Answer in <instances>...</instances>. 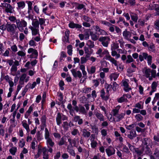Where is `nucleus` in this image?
I'll list each match as a JSON object with an SVG mask.
<instances>
[{"mask_svg": "<svg viewBox=\"0 0 159 159\" xmlns=\"http://www.w3.org/2000/svg\"><path fill=\"white\" fill-rule=\"evenodd\" d=\"M93 27L98 34L105 35H107V33L105 30L101 29L98 26H93Z\"/></svg>", "mask_w": 159, "mask_h": 159, "instance_id": "9b49d317", "label": "nucleus"}, {"mask_svg": "<svg viewBox=\"0 0 159 159\" xmlns=\"http://www.w3.org/2000/svg\"><path fill=\"white\" fill-rule=\"evenodd\" d=\"M100 93V97L102 100L107 101L109 99V93L106 94L104 89L101 90Z\"/></svg>", "mask_w": 159, "mask_h": 159, "instance_id": "f8f14e48", "label": "nucleus"}, {"mask_svg": "<svg viewBox=\"0 0 159 159\" xmlns=\"http://www.w3.org/2000/svg\"><path fill=\"white\" fill-rule=\"evenodd\" d=\"M8 19L11 22L16 23V21L17 19H16L15 17L14 16H10L8 17Z\"/></svg>", "mask_w": 159, "mask_h": 159, "instance_id": "680f3d73", "label": "nucleus"}, {"mask_svg": "<svg viewBox=\"0 0 159 159\" xmlns=\"http://www.w3.org/2000/svg\"><path fill=\"white\" fill-rule=\"evenodd\" d=\"M47 144L48 146L52 147L54 144V143L52 141V139L50 138H49L46 139Z\"/></svg>", "mask_w": 159, "mask_h": 159, "instance_id": "e433bc0d", "label": "nucleus"}, {"mask_svg": "<svg viewBox=\"0 0 159 159\" xmlns=\"http://www.w3.org/2000/svg\"><path fill=\"white\" fill-rule=\"evenodd\" d=\"M17 4L18 6V8L19 9H23L25 6V2L23 1L18 2L17 3Z\"/></svg>", "mask_w": 159, "mask_h": 159, "instance_id": "473e14b6", "label": "nucleus"}, {"mask_svg": "<svg viewBox=\"0 0 159 159\" xmlns=\"http://www.w3.org/2000/svg\"><path fill=\"white\" fill-rule=\"evenodd\" d=\"M66 139L65 136L62 137L60 141L58 142V144L59 146L64 145L66 142Z\"/></svg>", "mask_w": 159, "mask_h": 159, "instance_id": "58836bf2", "label": "nucleus"}, {"mask_svg": "<svg viewBox=\"0 0 159 159\" xmlns=\"http://www.w3.org/2000/svg\"><path fill=\"white\" fill-rule=\"evenodd\" d=\"M34 11L37 14L39 13V7L36 5L34 6Z\"/></svg>", "mask_w": 159, "mask_h": 159, "instance_id": "338daca9", "label": "nucleus"}, {"mask_svg": "<svg viewBox=\"0 0 159 159\" xmlns=\"http://www.w3.org/2000/svg\"><path fill=\"white\" fill-rule=\"evenodd\" d=\"M17 70V67L14 65H12L10 69V74L11 75L14 76L16 75Z\"/></svg>", "mask_w": 159, "mask_h": 159, "instance_id": "412c9836", "label": "nucleus"}, {"mask_svg": "<svg viewBox=\"0 0 159 159\" xmlns=\"http://www.w3.org/2000/svg\"><path fill=\"white\" fill-rule=\"evenodd\" d=\"M82 133L83 135L85 137L88 138L90 135V133L85 129L83 130Z\"/></svg>", "mask_w": 159, "mask_h": 159, "instance_id": "c9c22d12", "label": "nucleus"}, {"mask_svg": "<svg viewBox=\"0 0 159 159\" xmlns=\"http://www.w3.org/2000/svg\"><path fill=\"white\" fill-rule=\"evenodd\" d=\"M89 139L91 142L96 141L97 140V139L96 138L95 135L94 134H91Z\"/></svg>", "mask_w": 159, "mask_h": 159, "instance_id": "864d4df0", "label": "nucleus"}, {"mask_svg": "<svg viewBox=\"0 0 159 159\" xmlns=\"http://www.w3.org/2000/svg\"><path fill=\"white\" fill-rule=\"evenodd\" d=\"M89 36L90 34H89L88 30L85 31L84 34H80L79 35V37L81 40L83 39L88 40L89 38Z\"/></svg>", "mask_w": 159, "mask_h": 159, "instance_id": "9d476101", "label": "nucleus"}, {"mask_svg": "<svg viewBox=\"0 0 159 159\" xmlns=\"http://www.w3.org/2000/svg\"><path fill=\"white\" fill-rule=\"evenodd\" d=\"M30 79L29 76H27L25 73L22 74L20 78L19 83L21 85H24V82L26 83L28 82Z\"/></svg>", "mask_w": 159, "mask_h": 159, "instance_id": "6e6552de", "label": "nucleus"}, {"mask_svg": "<svg viewBox=\"0 0 159 159\" xmlns=\"http://www.w3.org/2000/svg\"><path fill=\"white\" fill-rule=\"evenodd\" d=\"M7 30L14 38H18V31L16 25L14 24L7 23Z\"/></svg>", "mask_w": 159, "mask_h": 159, "instance_id": "f03ea898", "label": "nucleus"}, {"mask_svg": "<svg viewBox=\"0 0 159 159\" xmlns=\"http://www.w3.org/2000/svg\"><path fill=\"white\" fill-rule=\"evenodd\" d=\"M32 31V34L33 36H35L38 34H39V29L35 28H30Z\"/></svg>", "mask_w": 159, "mask_h": 159, "instance_id": "4c0bfd02", "label": "nucleus"}, {"mask_svg": "<svg viewBox=\"0 0 159 159\" xmlns=\"http://www.w3.org/2000/svg\"><path fill=\"white\" fill-rule=\"evenodd\" d=\"M11 51L14 52H16L18 51V48L16 44H14L11 47Z\"/></svg>", "mask_w": 159, "mask_h": 159, "instance_id": "3c124183", "label": "nucleus"}, {"mask_svg": "<svg viewBox=\"0 0 159 159\" xmlns=\"http://www.w3.org/2000/svg\"><path fill=\"white\" fill-rule=\"evenodd\" d=\"M28 53L30 54V57L31 58H36L38 56V52L36 50L32 48L28 49Z\"/></svg>", "mask_w": 159, "mask_h": 159, "instance_id": "0eeeda50", "label": "nucleus"}, {"mask_svg": "<svg viewBox=\"0 0 159 159\" xmlns=\"http://www.w3.org/2000/svg\"><path fill=\"white\" fill-rule=\"evenodd\" d=\"M43 159H48L49 156L47 150H43Z\"/></svg>", "mask_w": 159, "mask_h": 159, "instance_id": "c03bdc74", "label": "nucleus"}, {"mask_svg": "<svg viewBox=\"0 0 159 159\" xmlns=\"http://www.w3.org/2000/svg\"><path fill=\"white\" fill-rule=\"evenodd\" d=\"M100 23L108 27L110 26L111 24L109 22L106 20H101L100 21Z\"/></svg>", "mask_w": 159, "mask_h": 159, "instance_id": "5fc2aeb1", "label": "nucleus"}, {"mask_svg": "<svg viewBox=\"0 0 159 159\" xmlns=\"http://www.w3.org/2000/svg\"><path fill=\"white\" fill-rule=\"evenodd\" d=\"M119 48V44L117 43H113L111 44V50H115Z\"/></svg>", "mask_w": 159, "mask_h": 159, "instance_id": "ea45409f", "label": "nucleus"}, {"mask_svg": "<svg viewBox=\"0 0 159 159\" xmlns=\"http://www.w3.org/2000/svg\"><path fill=\"white\" fill-rule=\"evenodd\" d=\"M120 107V106L118 105L112 110L111 111V116L109 119L110 121L111 120L118 122L124 118L125 113H121L119 114Z\"/></svg>", "mask_w": 159, "mask_h": 159, "instance_id": "f257e3e1", "label": "nucleus"}, {"mask_svg": "<svg viewBox=\"0 0 159 159\" xmlns=\"http://www.w3.org/2000/svg\"><path fill=\"white\" fill-rule=\"evenodd\" d=\"M67 53L70 56H71L72 54V47L71 45H69L67 46Z\"/></svg>", "mask_w": 159, "mask_h": 159, "instance_id": "79ce46f5", "label": "nucleus"}, {"mask_svg": "<svg viewBox=\"0 0 159 159\" xmlns=\"http://www.w3.org/2000/svg\"><path fill=\"white\" fill-rule=\"evenodd\" d=\"M136 131L133 130H131L129 134L127 135L128 137L131 139H133L134 138L136 137Z\"/></svg>", "mask_w": 159, "mask_h": 159, "instance_id": "aec40b11", "label": "nucleus"}, {"mask_svg": "<svg viewBox=\"0 0 159 159\" xmlns=\"http://www.w3.org/2000/svg\"><path fill=\"white\" fill-rule=\"evenodd\" d=\"M17 54L19 57H24L26 56V52L25 51L23 50H20L17 52Z\"/></svg>", "mask_w": 159, "mask_h": 159, "instance_id": "f704fd0d", "label": "nucleus"}, {"mask_svg": "<svg viewBox=\"0 0 159 159\" xmlns=\"http://www.w3.org/2000/svg\"><path fill=\"white\" fill-rule=\"evenodd\" d=\"M45 138L46 139L50 138V134L48 129L47 128H45Z\"/></svg>", "mask_w": 159, "mask_h": 159, "instance_id": "09e8293b", "label": "nucleus"}, {"mask_svg": "<svg viewBox=\"0 0 159 159\" xmlns=\"http://www.w3.org/2000/svg\"><path fill=\"white\" fill-rule=\"evenodd\" d=\"M5 8L6 13H12L14 11V8L10 4L7 3Z\"/></svg>", "mask_w": 159, "mask_h": 159, "instance_id": "4468645a", "label": "nucleus"}, {"mask_svg": "<svg viewBox=\"0 0 159 159\" xmlns=\"http://www.w3.org/2000/svg\"><path fill=\"white\" fill-rule=\"evenodd\" d=\"M135 117L137 121H142L143 118V117L140 114H137L136 115Z\"/></svg>", "mask_w": 159, "mask_h": 159, "instance_id": "49530a36", "label": "nucleus"}, {"mask_svg": "<svg viewBox=\"0 0 159 159\" xmlns=\"http://www.w3.org/2000/svg\"><path fill=\"white\" fill-rule=\"evenodd\" d=\"M134 61V60L133 58L131 55H127V59L125 61V63L126 64H129Z\"/></svg>", "mask_w": 159, "mask_h": 159, "instance_id": "cd10ccee", "label": "nucleus"}, {"mask_svg": "<svg viewBox=\"0 0 159 159\" xmlns=\"http://www.w3.org/2000/svg\"><path fill=\"white\" fill-rule=\"evenodd\" d=\"M21 124L24 128L26 130L27 132L30 131L29 125L27 123L26 120H24L21 122Z\"/></svg>", "mask_w": 159, "mask_h": 159, "instance_id": "dca6fc26", "label": "nucleus"}, {"mask_svg": "<svg viewBox=\"0 0 159 159\" xmlns=\"http://www.w3.org/2000/svg\"><path fill=\"white\" fill-rule=\"evenodd\" d=\"M96 68L95 66H92L91 67L90 70L87 69L88 73L90 74H94L96 71Z\"/></svg>", "mask_w": 159, "mask_h": 159, "instance_id": "a19ab883", "label": "nucleus"}, {"mask_svg": "<svg viewBox=\"0 0 159 159\" xmlns=\"http://www.w3.org/2000/svg\"><path fill=\"white\" fill-rule=\"evenodd\" d=\"M119 74L116 73H111L109 76V77L111 81L113 80L114 81L116 80L119 76Z\"/></svg>", "mask_w": 159, "mask_h": 159, "instance_id": "4be33fe9", "label": "nucleus"}, {"mask_svg": "<svg viewBox=\"0 0 159 159\" xmlns=\"http://www.w3.org/2000/svg\"><path fill=\"white\" fill-rule=\"evenodd\" d=\"M61 114L58 113L56 117V120L57 125H60L61 123Z\"/></svg>", "mask_w": 159, "mask_h": 159, "instance_id": "6ab92c4d", "label": "nucleus"}, {"mask_svg": "<svg viewBox=\"0 0 159 159\" xmlns=\"http://www.w3.org/2000/svg\"><path fill=\"white\" fill-rule=\"evenodd\" d=\"M129 14L131 19L135 22H137L138 18V15L132 12H130Z\"/></svg>", "mask_w": 159, "mask_h": 159, "instance_id": "5701e85b", "label": "nucleus"}, {"mask_svg": "<svg viewBox=\"0 0 159 159\" xmlns=\"http://www.w3.org/2000/svg\"><path fill=\"white\" fill-rule=\"evenodd\" d=\"M8 120V119L7 117L5 116H3L2 119L1 120L2 124H5L6 122Z\"/></svg>", "mask_w": 159, "mask_h": 159, "instance_id": "774afa93", "label": "nucleus"}, {"mask_svg": "<svg viewBox=\"0 0 159 159\" xmlns=\"http://www.w3.org/2000/svg\"><path fill=\"white\" fill-rule=\"evenodd\" d=\"M69 26L72 29L75 28L76 29H80L82 27V25L79 24H75L73 22H70L69 24Z\"/></svg>", "mask_w": 159, "mask_h": 159, "instance_id": "2eb2a0df", "label": "nucleus"}, {"mask_svg": "<svg viewBox=\"0 0 159 159\" xmlns=\"http://www.w3.org/2000/svg\"><path fill=\"white\" fill-rule=\"evenodd\" d=\"M32 26L29 27V28H35L39 29V24L38 20L33 21L32 23Z\"/></svg>", "mask_w": 159, "mask_h": 159, "instance_id": "b1692460", "label": "nucleus"}, {"mask_svg": "<svg viewBox=\"0 0 159 159\" xmlns=\"http://www.w3.org/2000/svg\"><path fill=\"white\" fill-rule=\"evenodd\" d=\"M93 85L95 87H97L99 84V82L98 79L93 80Z\"/></svg>", "mask_w": 159, "mask_h": 159, "instance_id": "0e129e2a", "label": "nucleus"}, {"mask_svg": "<svg viewBox=\"0 0 159 159\" xmlns=\"http://www.w3.org/2000/svg\"><path fill=\"white\" fill-rule=\"evenodd\" d=\"M103 46L107 47L110 42V39L108 36H104L100 37L99 40Z\"/></svg>", "mask_w": 159, "mask_h": 159, "instance_id": "423d86ee", "label": "nucleus"}, {"mask_svg": "<svg viewBox=\"0 0 159 159\" xmlns=\"http://www.w3.org/2000/svg\"><path fill=\"white\" fill-rule=\"evenodd\" d=\"M90 35L91 36V39L94 40L96 41L98 39V36L92 31H90Z\"/></svg>", "mask_w": 159, "mask_h": 159, "instance_id": "2f4dec72", "label": "nucleus"}, {"mask_svg": "<svg viewBox=\"0 0 159 159\" xmlns=\"http://www.w3.org/2000/svg\"><path fill=\"white\" fill-rule=\"evenodd\" d=\"M119 85L115 82H113L112 89L113 90L116 91L118 89Z\"/></svg>", "mask_w": 159, "mask_h": 159, "instance_id": "603ef678", "label": "nucleus"}, {"mask_svg": "<svg viewBox=\"0 0 159 159\" xmlns=\"http://www.w3.org/2000/svg\"><path fill=\"white\" fill-rule=\"evenodd\" d=\"M80 112L83 114H85L86 113V111L84 107L81 106L80 107L79 110Z\"/></svg>", "mask_w": 159, "mask_h": 159, "instance_id": "e2e57ef3", "label": "nucleus"}, {"mask_svg": "<svg viewBox=\"0 0 159 159\" xmlns=\"http://www.w3.org/2000/svg\"><path fill=\"white\" fill-rule=\"evenodd\" d=\"M26 2L28 5V9H32L33 2L30 1H27Z\"/></svg>", "mask_w": 159, "mask_h": 159, "instance_id": "6e6d98bb", "label": "nucleus"}, {"mask_svg": "<svg viewBox=\"0 0 159 159\" xmlns=\"http://www.w3.org/2000/svg\"><path fill=\"white\" fill-rule=\"evenodd\" d=\"M125 95H123L120 98H117V101L119 103H122L124 102H127L128 100L125 97Z\"/></svg>", "mask_w": 159, "mask_h": 159, "instance_id": "a878e982", "label": "nucleus"}, {"mask_svg": "<svg viewBox=\"0 0 159 159\" xmlns=\"http://www.w3.org/2000/svg\"><path fill=\"white\" fill-rule=\"evenodd\" d=\"M82 19L84 20L85 21L88 22H90L92 24H93L94 22L90 18L86 16H82Z\"/></svg>", "mask_w": 159, "mask_h": 159, "instance_id": "7c9ffc66", "label": "nucleus"}, {"mask_svg": "<svg viewBox=\"0 0 159 159\" xmlns=\"http://www.w3.org/2000/svg\"><path fill=\"white\" fill-rule=\"evenodd\" d=\"M131 34L129 31H127L126 30L123 32V35L124 38L126 40H129Z\"/></svg>", "mask_w": 159, "mask_h": 159, "instance_id": "f3484780", "label": "nucleus"}, {"mask_svg": "<svg viewBox=\"0 0 159 159\" xmlns=\"http://www.w3.org/2000/svg\"><path fill=\"white\" fill-rule=\"evenodd\" d=\"M36 82L34 81L32 84L30 82L28 83L26 85L27 86V87L29 89H33L36 86Z\"/></svg>", "mask_w": 159, "mask_h": 159, "instance_id": "393cba45", "label": "nucleus"}, {"mask_svg": "<svg viewBox=\"0 0 159 159\" xmlns=\"http://www.w3.org/2000/svg\"><path fill=\"white\" fill-rule=\"evenodd\" d=\"M28 89V88L27 87V86L26 85L25 88L22 91L21 93V95L23 97H24L26 93L27 92Z\"/></svg>", "mask_w": 159, "mask_h": 159, "instance_id": "69168bd1", "label": "nucleus"}, {"mask_svg": "<svg viewBox=\"0 0 159 159\" xmlns=\"http://www.w3.org/2000/svg\"><path fill=\"white\" fill-rule=\"evenodd\" d=\"M157 86V83L155 81L152 82L151 85L152 89L156 90Z\"/></svg>", "mask_w": 159, "mask_h": 159, "instance_id": "13d9d810", "label": "nucleus"}, {"mask_svg": "<svg viewBox=\"0 0 159 159\" xmlns=\"http://www.w3.org/2000/svg\"><path fill=\"white\" fill-rule=\"evenodd\" d=\"M41 121L42 123V126L44 127V126H46V117L45 115H43L42 116L41 119Z\"/></svg>", "mask_w": 159, "mask_h": 159, "instance_id": "72a5a7b5", "label": "nucleus"}, {"mask_svg": "<svg viewBox=\"0 0 159 159\" xmlns=\"http://www.w3.org/2000/svg\"><path fill=\"white\" fill-rule=\"evenodd\" d=\"M84 51L85 53L87 55L86 56L87 57V55H90L92 54L93 52V51L91 48H88L86 47H85L84 48Z\"/></svg>", "mask_w": 159, "mask_h": 159, "instance_id": "a211bd4d", "label": "nucleus"}, {"mask_svg": "<svg viewBox=\"0 0 159 159\" xmlns=\"http://www.w3.org/2000/svg\"><path fill=\"white\" fill-rule=\"evenodd\" d=\"M86 45L90 48H93L95 46L94 42L91 40H88L87 41Z\"/></svg>", "mask_w": 159, "mask_h": 159, "instance_id": "bb28decb", "label": "nucleus"}, {"mask_svg": "<svg viewBox=\"0 0 159 159\" xmlns=\"http://www.w3.org/2000/svg\"><path fill=\"white\" fill-rule=\"evenodd\" d=\"M105 150L108 156L109 157L114 154L115 152V150H113V151H112L111 150Z\"/></svg>", "mask_w": 159, "mask_h": 159, "instance_id": "a18cd8bd", "label": "nucleus"}, {"mask_svg": "<svg viewBox=\"0 0 159 159\" xmlns=\"http://www.w3.org/2000/svg\"><path fill=\"white\" fill-rule=\"evenodd\" d=\"M107 59L110 61L112 64H114L115 66L117 65V61L113 58L111 57V56H108Z\"/></svg>", "mask_w": 159, "mask_h": 159, "instance_id": "c756f323", "label": "nucleus"}, {"mask_svg": "<svg viewBox=\"0 0 159 159\" xmlns=\"http://www.w3.org/2000/svg\"><path fill=\"white\" fill-rule=\"evenodd\" d=\"M91 90L90 88H85L83 89V91L84 93H90Z\"/></svg>", "mask_w": 159, "mask_h": 159, "instance_id": "052dcab7", "label": "nucleus"}, {"mask_svg": "<svg viewBox=\"0 0 159 159\" xmlns=\"http://www.w3.org/2000/svg\"><path fill=\"white\" fill-rule=\"evenodd\" d=\"M25 145V141L23 139L19 140V146L20 148H22Z\"/></svg>", "mask_w": 159, "mask_h": 159, "instance_id": "37998d69", "label": "nucleus"}, {"mask_svg": "<svg viewBox=\"0 0 159 159\" xmlns=\"http://www.w3.org/2000/svg\"><path fill=\"white\" fill-rule=\"evenodd\" d=\"M71 71L74 77L75 78L78 77L80 78L82 76L81 73L80 71H76L75 69H73L71 70Z\"/></svg>", "mask_w": 159, "mask_h": 159, "instance_id": "ddd939ff", "label": "nucleus"}, {"mask_svg": "<svg viewBox=\"0 0 159 159\" xmlns=\"http://www.w3.org/2000/svg\"><path fill=\"white\" fill-rule=\"evenodd\" d=\"M96 117L99 119L100 121H103L104 120V116L101 113L97 112L95 113Z\"/></svg>", "mask_w": 159, "mask_h": 159, "instance_id": "c85d7f7f", "label": "nucleus"}, {"mask_svg": "<svg viewBox=\"0 0 159 159\" xmlns=\"http://www.w3.org/2000/svg\"><path fill=\"white\" fill-rule=\"evenodd\" d=\"M144 76L147 78H148L149 80H151L153 78L156 77V70H151L150 68L147 69L143 72Z\"/></svg>", "mask_w": 159, "mask_h": 159, "instance_id": "7ed1b4c3", "label": "nucleus"}, {"mask_svg": "<svg viewBox=\"0 0 159 159\" xmlns=\"http://www.w3.org/2000/svg\"><path fill=\"white\" fill-rule=\"evenodd\" d=\"M2 77L3 79L5 80L6 82L8 83L10 87H13L14 86V83L12 81V79L11 77L8 75H3Z\"/></svg>", "mask_w": 159, "mask_h": 159, "instance_id": "1a4fd4ad", "label": "nucleus"}, {"mask_svg": "<svg viewBox=\"0 0 159 159\" xmlns=\"http://www.w3.org/2000/svg\"><path fill=\"white\" fill-rule=\"evenodd\" d=\"M92 129L93 132L95 134H97L98 132V129L95 126H92Z\"/></svg>", "mask_w": 159, "mask_h": 159, "instance_id": "bf43d9fd", "label": "nucleus"}, {"mask_svg": "<svg viewBox=\"0 0 159 159\" xmlns=\"http://www.w3.org/2000/svg\"><path fill=\"white\" fill-rule=\"evenodd\" d=\"M139 58L141 61H143L144 59H147L148 65H150L152 64V57L151 55H148L146 52H143L142 54L139 55Z\"/></svg>", "mask_w": 159, "mask_h": 159, "instance_id": "20e7f679", "label": "nucleus"}, {"mask_svg": "<svg viewBox=\"0 0 159 159\" xmlns=\"http://www.w3.org/2000/svg\"><path fill=\"white\" fill-rule=\"evenodd\" d=\"M17 28L21 32H23V28L26 27L27 25V23L24 20L21 19L20 21L19 19H17L16 21Z\"/></svg>", "mask_w": 159, "mask_h": 159, "instance_id": "39448f33", "label": "nucleus"}, {"mask_svg": "<svg viewBox=\"0 0 159 159\" xmlns=\"http://www.w3.org/2000/svg\"><path fill=\"white\" fill-rule=\"evenodd\" d=\"M96 54L98 55L100 57H102V50L101 48H98L96 52Z\"/></svg>", "mask_w": 159, "mask_h": 159, "instance_id": "de8ad7c7", "label": "nucleus"}, {"mask_svg": "<svg viewBox=\"0 0 159 159\" xmlns=\"http://www.w3.org/2000/svg\"><path fill=\"white\" fill-rule=\"evenodd\" d=\"M69 126V124L67 121H64L63 122L62 126L65 130H68Z\"/></svg>", "mask_w": 159, "mask_h": 159, "instance_id": "8fccbe9b", "label": "nucleus"}, {"mask_svg": "<svg viewBox=\"0 0 159 159\" xmlns=\"http://www.w3.org/2000/svg\"><path fill=\"white\" fill-rule=\"evenodd\" d=\"M149 51L150 52H153L155 51V46L153 44L151 45L148 48Z\"/></svg>", "mask_w": 159, "mask_h": 159, "instance_id": "4d7b16f0", "label": "nucleus"}]
</instances>
